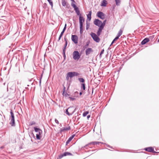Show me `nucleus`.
<instances>
[{
	"label": "nucleus",
	"mask_w": 159,
	"mask_h": 159,
	"mask_svg": "<svg viewBox=\"0 0 159 159\" xmlns=\"http://www.w3.org/2000/svg\"><path fill=\"white\" fill-rule=\"evenodd\" d=\"M77 15L79 16L80 23V33L82 34L83 33V23L85 21V19L80 13V11L78 7L74 9Z\"/></svg>",
	"instance_id": "f257e3e1"
},
{
	"label": "nucleus",
	"mask_w": 159,
	"mask_h": 159,
	"mask_svg": "<svg viewBox=\"0 0 159 159\" xmlns=\"http://www.w3.org/2000/svg\"><path fill=\"white\" fill-rule=\"evenodd\" d=\"M81 53H80L77 51H74L72 54L73 59L75 60H78L80 57Z\"/></svg>",
	"instance_id": "f03ea898"
},
{
	"label": "nucleus",
	"mask_w": 159,
	"mask_h": 159,
	"mask_svg": "<svg viewBox=\"0 0 159 159\" xmlns=\"http://www.w3.org/2000/svg\"><path fill=\"white\" fill-rule=\"evenodd\" d=\"M10 114L11 118L9 124L11 126L14 127L15 126V116L12 110H10Z\"/></svg>",
	"instance_id": "7ed1b4c3"
},
{
	"label": "nucleus",
	"mask_w": 159,
	"mask_h": 159,
	"mask_svg": "<svg viewBox=\"0 0 159 159\" xmlns=\"http://www.w3.org/2000/svg\"><path fill=\"white\" fill-rule=\"evenodd\" d=\"M90 35L93 40L96 42L98 43L100 41V39L98 37L97 34H96L95 33L93 32H91L90 33Z\"/></svg>",
	"instance_id": "20e7f679"
},
{
	"label": "nucleus",
	"mask_w": 159,
	"mask_h": 159,
	"mask_svg": "<svg viewBox=\"0 0 159 159\" xmlns=\"http://www.w3.org/2000/svg\"><path fill=\"white\" fill-rule=\"evenodd\" d=\"M71 109H73V107H70L68 109H66V110L65 113L68 116L72 115L75 111V109H74V110L71 112H68V110L70 111V110Z\"/></svg>",
	"instance_id": "39448f33"
},
{
	"label": "nucleus",
	"mask_w": 159,
	"mask_h": 159,
	"mask_svg": "<svg viewBox=\"0 0 159 159\" xmlns=\"http://www.w3.org/2000/svg\"><path fill=\"white\" fill-rule=\"evenodd\" d=\"M97 16L100 19L103 20L105 18V15L103 12L99 11L97 14Z\"/></svg>",
	"instance_id": "423d86ee"
},
{
	"label": "nucleus",
	"mask_w": 159,
	"mask_h": 159,
	"mask_svg": "<svg viewBox=\"0 0 159 159\" xmlns=\"http://www.w3.org/2000/svg\"><path fill=\"white\" fill-rule=\"evenodd\" d=\"M72 41L75 43L77 44L78 43V37L75 35H72L71 38Z\"/></svg>",
	"instance_id": "0eeeda50"
},
{
	"label": "nucleus",
	"mask_w": 159,
	"mask_h": 159,
	"mask_svg": "<svg viewBox=\"0 0 159 159\" xmlns=\"http://www.w3.org/2000/svg\"><path fill=\"white\" fill-rule=\"evenodd\" d=\"M144 150L146 151L153 153H156L157 152L154 151V148L152 147H147L144 148Z\"/></svg>",
	"instance_id": "6e6552de"
},
{
	"label": "nucleus",
	"mask_w": 159,
	"mask_h": 159,
	"mask_svg": "<svg viewBox=\"0 0 159 159\" xmlns=\"http://www.w3.org/2000/svg\"><path fill=\"white\" fill-rule=\"evenodd\" d=\"M66 156H73V154L69 152H66L60 155L59 156V158L60 159H61L63 157Z\"/></svg>",
	"instance_id": "1a4fd4ad"
},
{
	"label": "nucleus",
	"mask_w": 159,
	"mask_h": 159,
	"mask_svg": "<svg viewBox=\"0 0 159 159\" xmlns=\"http://www.w3.org/2000/svg\"><path fill=\"white\" fill-rule=\"evenodd\" d=\"M70 127L69 126L67 127H63L61 128L59 131V133L61 134L62 133L65 131H68L70 129Z\"/></svg>",
	"instance_id": "9d476101"
},
{
	"label": "nucleus",
	"mask_w": 159,
	"mask_h": 159,
	"mask_svg": "<svg viewBox=\"0 0 159 159\" xmlns=\"http://www.w3.org/2000/svg\"><path fill=\"white\" fill-rule=\"evenodd\" d=\"M65 89L66 88L64 86H63V91L62 94L63 96H64L67 99V98L70 96V94H68L66 92H65Z\"/></svg>",
	"instance_id": "9b49d317"
},
{
	"label": "nucleus",
	"mask_w": 159,
	"mask_h": 159,
	"mask_svg": "<svg viewBox=\"0 0 159 159\" xmlns=\"http://www.w3.org/2000/svg\"><path fill=\"white\" fill-rule=\"evenodd\" d=\"M91 145H95L96 144V141L95 142H92L90 143H89L87 144H86L85 145L84 147H83L82 148H84L86 149H88L87 147H89L90 148H92V147H90V146Z\"/></svg>",
	"instance_id": "f8f14e48"
},
{
	"label": "nucleus",
	"mask_w": 159,
	"mask_h": 159,
	"mask_svg": "<svg viewBox=\"0 0 159 159\" xmlns=\"http://www.w3.org/2000/svg\"><path fill=\"white\" fill-rule=\"evenodd\" d=\"M34 131L35 132H37V134L41 135V134L42 133V131L40 128H37V127H34Z\"/></svg>",
	"instance_id": "ddd939ff"
},
{
	"label": "nucleus",
	"mask_w": 159,
	"mask_h": 159,
	"mask_svg": "<svg viewBox=\"0 0 159 159\" xmlns=\"http://www.w3.org/2000/svg\"><path fill=\"white\" fill-rule=\"evenodd\" d=\"M93 52V50L92 48H88L85 51V54L86 56L89 55L91 53Z\"/></svg>",
	"instance_id": "4468645a"
},
{
	"label": "nucleus",
	"mask_w": 159,
	"mask_h": 159,
	"mask_svg": "<svg viewBox=\"0 0 159 159\" xmlns=\"http://www.w3.org/2000/svg\"><path fill=\"white\" fill-rule=\"evenodd\" d=\"M101 23L102 21L98 19H95L94 21V24L97 26H99Z\"/></svg>",
	"instance_id": "2eb2a0df"
},
{
	"label": "nucleus",
	"mask_w": 159,
	"mask_h": 159,
	"mask_svg": "<svg viewBox=\"0 0 159 159\" xmlns=\"http://www.w3.org/2000/svg\"><path fill=\"white\" fill-rule=\"evenodd\" d=\"M122 33L123 30H122L121 29H120L119 30L116 36L115 37L116 38V39H119V37L122 34Z\"/></svg>",
	"instance_id": "dca6fc26"
},
{
	"label": "nucleus",
	"mask_w": 159,
	"mask_h": 159,
	"mask_svg": "<svg viewBox=\"0 0 159 159\" xmlns=\"http://www.w3.org/2000/svg\"><path fill=\"white\" fill-rule=\"evenodd\" d=\"M149 41V39L148 38H145L141 42V44L142 45H144L148 42Z\"/></svg>",
	"instance_id": "f3484780"
},
{
	"label": "nucleus",
	"mask_w": 159,
	"mask_h": 159,
	"mask_svg": "<svg viewBox=\"0 0 159 159\" xmlns=\"http://www.w3.org/2000/svg\"><path fill=\"white\" fill-rule=\"evenodd\" d=\"M75 134H73L72 135V136L68 139V140L66 142V145H67L70 142V141L72 139L75 137Z\"/></svg>",
	"instance_id": "a211bd4d"
},
{
	"label": "nucleus",
	"mask_w": 159,
	"mask_h": 159,
	"mask_svg": "<svg viewBox=\"0 0 159 159\" xmlns=\"http://www.w3.org/2000/svg\"><path fill=\"white\" fill-rule=\"evenodd\" d=\"M107 4V2L106 0H103L102 2L101 6L102 7H106Z\"/></svg>",
	"instance_id": "6ab92c4d"
},
{
	"label": "nucleus",
	"mask_w": 159,
	"mask_h": 159,
	"mask_svg": "<svg viewBox=\"0 0 159 159\" xmlns=\"http://www.w3.org/2000/svg\"><path fill=\"white\" fill-rule=\"evenodd\" d=\"M91 14H92V11H90L89 12L88 14L87 15V19H88L89 20V21H90L91 20Z\"/></svg>",
	"instance_id": "aec40b11"
},
{
	"label": "nucleus",
	"mask_w": 159,
	"mask_h": 159,
	"mask_svg": "<svg viewBox=\"0 0 159 159\" xmlns=\"http://www.w3.org/2000/svg\"><path fill=\"white\" fill-rule=\"evenodd\" d=\"M64 40L65 42V44L64 45V46L63 50H66V49L67 44V40L66 38H64Z\"/></svg>",
	"instance_id": "412c9836"
},
{
	"label": "nucleus",
	"mask_w": 159,
	"mask_h": 159,
	"mask_svg": "<svg viewBox=\"0 0 159 159\" xmlns=\"http://www.w3.org/2000/svg\"><path fill=\"white\" fill-rule=\"evenodd\" d=\"M115 1L116 2V5L117 6H120L121 2V0H115Z\"/></svg>",
	"instance_id": "4be33fe9"
},
{
	"label": "nucleus",
	"mask_w": 159,
	"mask_h": 159,
	"mask_svg": "<svg viewBox=\"0 0 159 159\" xmlns=\"http://www.w3.org/2000/svg\"><path fill=\"white\" fill-rule=\"evenodd\" d=\"M68 75L70 77V78H71L74 77L73 72H70L67 73Z\"/></svg>",
	"instance_id": "5701e85b"
},
{
	"label": "nucleus",
	"mask_w": 159,
	"mask_h": 159,
	"mask_svg": "<svg viewBox=\"0 0 159 159\" xmlns=\"http://www.w3.org/2000/svg\"><path fill=\"white\" fill-rule=\"evenodd\" d=\"M81 89L83 90H85L86 89L85 84L84 83H82L81 84Z\"/></svg>",
	"instance_id": "b1692460"
},
{
	"label": "nucleus",
	"mask_w": 159,
	"mask_h": 159,
	"mask_svg": "<svg viewBox=\"0 0 159 159\" xmlns=\"http://www.w3.org/2000/svg\"><path fill=\"white\" fill-rule=\"evenodd\" d=\"M78 80L80 82L82 83H84L85 82V80L84 78H78Z\"/></svg>",
	"instance_id": "393cba45"
},
{
	"label": "nucleus",
	"mask_w": 159,
	"mask_h": 159,
	"mask_svg": "<svg viewBox=\"0 0 159 159\" xmlns=\"http://www.w3.org/2000/svg\"><path fill=\"white\" fill-rule=\"evenodd\" d=\"M73 97H79V93L77 91L75 92L74 93V96H73Z\"/></svg>",
	"instance_id": "a878e982"
},
{
	"label": "nucleus",
	"mask_w": 159,
	"mask_h": 159,
	"mask_svg": "<svg viewBox=\"0 0 159 159\" xmlns=\"http://www.w3.org/2000/svg\"><path fill=\"white\" fill-rule=\"evenodd\" d=\"M66 2L65 0H62V4L63 7L66 5Z\"/></svg>",
	"instance_id": "bb28decb"
},
{
	"label": "nucleus",
	"mask_w": 159,
	"mask_h": 159,
	"mask_svg": "<svg viewBox=\"0 0 159 159\" xmlns=\"http://www.w3.org/2000/svg\"><path fill=\"white\" fill-rule=\"evenodd\" d=\"M67 99H69L70 101H73L74 100H75L76 99L75 98V97H69Z\"/></svg>",
	"instance_id": "cd10ccee"
},
{
	"label": "nucleus",
	"mask_w": 159,
	"mask_h": 159,
	"mask_svg": "<svg viewBox=\"0 0 159 159\" xmlns=\"http://www.w3.org/2000/svg\"><path fill=\"white\" fill-rule=\"evenodd\" d=\"M66 24L64 26V27L62 31L61 32V33H62V34H63L65 32V30L66 29Z\"/></svg>",
	"instance_id": "c85d7f7f"
},
{
	"label": "nucleus",
	"mask_w": 159,
	"mask_h": 159,
	"mask_svg": "<svg viewBox=\"0 0 159 159\" xmlns=\"http://www.w3.org/2000/svg\"><path fill=\"white\" fill-rule=\"evenodd\" d=\"M102 31V30L98 29V31L97 33V34L98 36H99L100 35Z\"/></svg>",
	"instance_id": "c756f323"
},
{
	"label": "nucleus",
	"mask_w": 159,
	"mask_h": 159,
	"mask_svg": "<svg viewBox=\"0 0 159 159\" xmlns=\"http://www.w3.org/2000/svg\"><path fill=\"white\" fill-rule=\"evenodd\" d=\"M74 2H72V3H71V6L73 7L74 8V9L77 8V7H78L76 5L73 3Z\"/></svg>",
	"instance_id": "7c9ffc66"
},
{
	"label": "nucleus",
	"mask_w": 159,
	"mask_h": 159,
	"mask_svg": "<svg viewBox=\"0 0 159 159\" xmlns=\"http://www.w3.org/2000/svg\"><path fill=\"white\" fill-rule=\"evenodd\" d=\"M89 113V112L88 111H86L83 113V116L84 117L86 116Z\"/></svg>",
	"instance_id": "2f4dec72"
},
{
	"label": "nucleus",
	"mask_w": 159,
	"mask_h": 159,
	"mask_svg": "<svg viewBox=\"0 0 159 159\" xmlns=\"http://www.w3.org/2000/svg\"><path fill=\"white\" fill-rule=\"evenodd\" d=\"M41 135H39V134H36V138L37 140H40L41 139Z\"/></svg>",
	"instance_id": "473e14b6"
},
{
	"label": "nucleus",
	"mask_w": 159,
	"mask_h": 159,
	"mask_svg": "<svg viewBox=\"0 0 159 159\" xmlns=\"http://www.w3.org/2000/svg\"><path fill=\"white\" fill-rule=\"evenodd\" d=\"M43 8L46 9L48 7L47 4L46 3H44L43 5Z\"/></svg>",
	"instance_id": "72a5a7b5"
},
{
	"label": "nucleus",
	"mask_w": 159,
	"mask_h": 159,
	"mask_svg": "<svg viewBox=\"0 0 159 159\" xmlns=\"http://www.w3.org/2000/svg\"><path fill=\"white\" fill-rule=\"evenodd\" d=\"M50 5L52 6V7H53V2H52L51 0H47Z\"/></svg>",
	"instance_id": "f704fd0d"
},
{
	"label": "nucleus",
	"mask_w": 159,
	"mask_h": 159,
	"mask_svg": "<svg viewBox=\"0 0 159 159\" xmlns=\"http://www.w3.org/2000/svg\"><path fill=\"white\" fill-rule=\"evenodd\" d=\"M104 49H103L102 50V51H101L100 53V54H99V57L100 58H101L102 57V55L103 53L104 52Z\"/></svg>",
	"instance_id": "c9c22d12"
},
{
	"label": "nucleus",
	"mask_w": 159,
	"mask_h": 159,
	"mask_svg": "<svg viewBox=\"0 0 159 159\" xmlns=\"http://www.w3.org/2000/svg\"><path fill=\"white\" fill-rule=\"evenodd\" d=\"M106 21H107V20H104L103 21L102 23H102L100 25H102L103 26H104L106 24Z\"/></svg>",
	"instance_id": "e433bc0d"
},
{
	"label": "nucleus",
	"mask_w": 159,
	"mask_h": 159,
	"mask_svg": "<svg viewBox=\"0 0 159 159\" xmlns=\"http://www.w3.org/2000/svg\"><path fill=\"white\" fill-rule=\"evenodd\" d=\"M63 34H62V33H61L59 36V37L58 38V39L57 40V41L58 42H59L60 40L61 39V38L62 36L63 35Z\"/></svg>",
	"instance_id": "4c0bfd02"
},
{
	"label": "nucleus",
	"mask_w": 159,
	"mask_h": 159,
	"mask_svg": "<svg viewBox=\"0 0 159 159\" xmlns=\"http://www.w3.org/2000/svg\"><path fill=\"white\" fill-rule=\"evenodd\" d=\"M73 72V75H74V76H77L79 75V74L77 72Z\"/></svg>",
	"instance_id": "58836bf2"
},
{
	"label": "nucleus",
	"mask_w": 159,
	"mask_h": 159,
	"mask_svg": "<svg viewBox=\"0 0 159 159\" xmlns=\"http://www.w3.org/2000/svg\"><path fill=\"white\" fill-rule=\"evenodd\" d=\"M98 26L99 27V29L101 30H102L104 27V26H103L102 25H100Z\"/></svg>",
	"instance_id": "ea45409f"
},
{
	"label": "nucleus",
	"mask_w": 159,
	"mask_h": 159,
	"mask_svg": "<svg viewBox=\"0 0 159 159\" xmlns=\"http://www.w3.org/2000/svg\"><path fill=\"white\" fill-rule=\"evenodd\" d=\"M117 40V39H116V38H115V39L113 40L112 41V42L110 45V46H111L113 43H114V42L116 40Z\"/></svg>",
	"instance_id": "a19ab883"
},
{
	"label": "nucleus",
	"mask_w": 159,
	"mask_h": 159,
	"mask_svg": "<svg viewBox=\"0 0 159 159\" xmlns=\"http://www.w3.org/2000/svg\"><path fill=\"white\" fill-rule=\"evenodd\" d=\"M35 124V122L34 121H32L30 123V125H34Z\"/></svg>",
	"instance_id": "79ce46f5"
},
{
	"label": "nucleus",
	"mask_w": 159,
	"mask_h": 159,
	"mask_svg": "<svg viewBox=\"0 0 159 159\" xmlns=\"http://www.w3.org/2000/svg\"><path fill=\"white\" fill-rule=\"evenodd\" d=\"M100 143L103 144V143L101 142L96 141V145H99V144H100Z\"/></svg>",
	"instance_id": "37998d69"
},
{
	"label": "nucleus",
	"mask_w": 159,
	"mask_h": 159,
	"mask_svg": "<svg viewBox=\"0 0 159 159\" xmlns=\"http://www.w3.org/2000/svg\"><path fill=\"white\" fill-rule=\"evenodd\" d=\"M89 25L88 23H86V29L87 30H88V28L89 27Z\"/></svg>",
	"instance_id": "c03bdc74"
},
{
	"label": "nucleus",
	"mask_w": 159,
	"mask_h": 159,
	"mask_svg": "<svg viewBox=\"0 0 159 159\" xmlns=\"http://www.w3.org/2000/svg\"><path fill=\"white\" fill-rule=\"evenodd\" d=\"M55 121L56 123L57 124H58L59 123L58 121L56 119L55 120Z\"/></svg>",
	"instance_id": "a18cd8bd"
},
{
	"label": "nucleus",
	"mask_w": 159,
	"mask_h": 159,
	"mask_svg": "<svg viewBox=\"0 0 159 159\" xmlns=\"http://www.w3.org/2000/svg\"><path fill=\"white\" fill-rule=\"evenodd\" d=\"M42 75H43L42 74V75H41V77H40V80H39V85H41V79H42Z\"/></svg>",
	"instance_id": "49530a36"
},
{
	"label": "nucleus",
	"mask_w": 159,
	"mask_h": 159,
	"mask_svg": "<svg viewBox=\"0 0 159 159\" xmlns=\"http://www.w3.org/2000/svg\"><path fill=\"white\" fill-rule=\"evenodd\" d=\"M65 52H66V50H63V56L66 55Z\"/></svg>",
	"instance_id": "de8ad7c7"
},
{
	"label": "nucleus",
	"mask_w": 159,
	"mask_h": 159,
	"mask_svg": "<svg viewBox=\"0 0 159 159\" xmlns=\"http://www.w3.org/2000/svg\"><path fill=\"white\" fill-rule=\"evenodd\" d=\"M69 77H69V75H68V74L67 73V76H66V79L67 80H68Z\"/></svg>",
	"instance_id": "09e8293b"
},
{
	"label": "nucleus",
	"mask_w": 159,
	"mask_h": 159,
	"mask_svg": "<svg viewBox=\"0 0 159 159\" xmlns=\"http://www.w3.org/2000/svg\"><path fill=\"white\" fill-rule=\"evenodd\" d=\"M107 146L108 148H112V147L111 146L107 144Z\"/></svg>",
	"instance_id": "8fccbe9b"
},
{
	"label": "nucleus",
	"mask_w": 159,
	"mask_h": 159,
	"mask_svg": "<svg viewBox=\"0 0 159 159\" xmlns=\"http://www.w3.org/2000/svg\"><path fill=\"white\" fill-rule=\"evenodd\" d=\"M90 117V115H88L87 116V118L88 119H89V118Z\"/></svg>",
	"instance_id": "3c124183"
},
{
	"label": "nucleus",
	"mask_w": 159,
	"mask_h": 159,
	"mask_svg": "<svg viewBox=\"0 0 159 159\" xmlns=\"http://www.w3.org/2000/svg\"><path fill=\"white\" fill-rule=\"evenodd\" d=\"M74 109H74V108L73 107V109H71V110H70V111H69L70 112H71Z\"/></svg>",
	"instance_id": "603ef678"
},
{
	"label": "nucleus",
	"mask_w": 159,
	"mask_h": 159,
	"mask_svg": "<svg viewBox=\"0 0 159 159\" xmlns=\"http://www.w3.org/2000/svg\"><path fill=\"white\" fill-rule=\"evenodd\" d=\"M82 92H80L79 94H80V96L81 95H82Z\"/></svg>",
	"instance_id": "864d4df0"
},
{
	"label": "nucleus",
	"mask_w": 159,
	"mask_h": 159,
	"mask_svg": "<svg viewBox=\"0 0 159 159\" xmlns=\"http://www.w3.org/2000/svg\"><path fill=\"white\" fill-rule=\"evenodd\" d=\"M89 45V43H86L85 46H88Z\"/></svg>",
	"instance_id": "5fc2aeb1"
},
{
	"label": "nucleus",
	"mask_w": 159,
	"mask_h": 159,
	"mask_svg": "<svg viewBox=\"0 0 159 159\" xmlns=\"http://www.w3.org/2000/svg\"><path fill=\"white\" fill-rule=\"evenodd\" d=\"M63 57L64 58V60H65L66 59V55L63 56Z\"/></svg>",
	"instance_id": "6e6d98bb"
},
{
	"label": "nucleus",
	"mask_w": 159,
	"mask_h": 159,
	"mask_svg": "<svg viewBox=\"0 0 159 159\" xmlns=\"http://www.w3.org/2000/svg\"><path fill=\"white\" fill-rule=\"evenodd\" d=\"M71 1H72V2H74V3H75V2L74 0H71Z\"/></svg>",
	"instance_id": "4d7b16f0"
},
{
	"label": "nucleus",
	"mask_w": 159,
	"mask_h": 159,
	"mask_svg": "<svg viewBox=\"0 0 159 159\" xmlns=\"http://www.w3.org/2000/svg\"><path fill=\"white\" fill-rule=\"evenodd\" d=\"M4 148V146H1V147H0V148L1 149H3V148Z\"/></svg>",
	"instance_id": "13d9d810"
},
{
	"label": "nucleus",
	"mask_w": 159,
	"mask_h": 159,
	"mask_svg": "<svg viewBox=\"0 0 159 159\" xmlns=\"http://www.w3.org/2000/svg\"><path fill=\"white\" fill-rule=\"evenodd\" d=\"M25 89H28L27 87H25Z\"/></svg>",
	"instance_id": "bf43d9fd"
},
{
	"label": "nucleus",
	"mask_w": 159,
	"mask_h": 159,
	"mask_svg": "<svg viewBox=\"0 0 159 159\" xmlns=\"http://www.w3.org/2000/svg\"><path fill=\"white\" fill-rule=\"evenodd\" d=\"M93 93V89H92V93Z\"/></svg>",
	"instance_id": "052dcab7"
},
{
	"label": "nucleus",
	"mask_w": 159,
	"mask_h": 159,
	"mask_svg": "<svg viewBox=\"0 0 159 159\" xmlns=\"http://www.w3.org/2000/svg\"><path fill=\"white\" fill-rule=\"evenodd\" d=\"M32 80H33V79H32L31 80H30V81H32Z\"/></svg>",
	"instance_id": "680f3d73"
},
{
	"label": "nucleus",
	"mask_w": 159,
	"mask_h": 159,
	"mask_svg": "<svg viewBox=\"0 0 159 159\" xmlns=\"http://www.w3.org/2000/svg\"><path fill=\"white\" fill-rule=\"evenodd\" d=\"M33 84V83H31V85H32Z\"/></svg>",
	"instance_id": "e2e57ef3"
},
{
	"label": "nucleus",
	"mask_w": 159,
	"mask_h": 159,
	"mask_svg": "<svg viewBox=\"0 0 159 159\" xmlns=\"http://www.w3.org/2000/svg\"><path fill=\"white\" fill-rule=\"evenodd\" d=\"M60 126H61V124H60Z\"/></svg>",
	"instance_id": "0e129e2a"
},
{
	"label": "nucleus",
	"mask_w": 159,
	"mask_h": 159,
	"mask_svg": "<svg viewBox=\"0 0 159 159\" xmlns=\"http://www.w3.org/2000/svg\"><path fill=\"white\" fill-rule=\"evenodd\" d=\"M29 86V85H27V86Z\"/></svg>",
	"instance_id": "69168bd1"
}]
</instances>
